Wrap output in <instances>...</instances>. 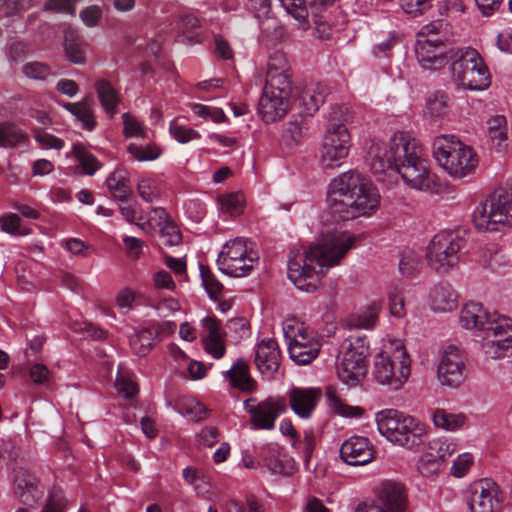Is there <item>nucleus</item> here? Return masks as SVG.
I'll return each instance as SVG.
<instances>
[{"label": "nucleus", "mask_w": 512, "mask_h": 512, "mask_svg": "<svg viewBox=\"0 0 512 512\" xmlns=\"http://www.w3.org/2000/svg\"><path fill=\"white\" fill-rule=\"evenodd\" d=\"M21 219L17 214L8 213L0 217V227L1 230L12 234V235H20L19 231Z\"/></svg>", "instance_id": "63"}, {"label": "nucleus", "mask_w": 512, "mask_h": 512, "mask_svg": "<svg viewBox=\"0 0 512 512\" xmlns=\"http://www.w3.org/2000/svg\"><path fill=\"white\" fill-rule=\"evenodd\" d=\"M449 107V96L443 91H435L427 97L424 113L430 120L438 121L448 114Z\"/></svg>", "instance_id": "34"}, {"label": "nucleus", "mask_w": 512, "mask_h": 512, "mask_svg": "<svg viewBox=\"0 0 512 512\" xmlns=\"http://www.w3.org/2000/svg\"><path fill=\"white\" fill-rule=\"evenodd\" d=\"M283 334L290 358L298 365L310 364L319 354L321 343L302 323L287 320L283 324Z\"/></svg>", "instance_id": "11"}, {"label": "nucleus", "mask_w": 512, "mask_h": 512, "mask_svg": "<svg viewBox=\"0 0 512 512\" xmlns=\"http://www.w3.org/2000/svg\"><path fill=\"white\" fill-rule=\"evenodd\" d=\"M123 119V134L125 137H137V138H146L147 136V128L143 124V122L139 121L136 117L131 115L130 113H124L122 115Z\"/></svg>", "instance_id": "48"}, {"label": "nucleus", "mask_w": 512, "mask_h": 512, "mask_svg": "<svg viewBox=\"0 0 512 512\" xmlns=\"http://www.w3.org/2000/svg\"><path fill=\"white\" fill-rule=\"evenodd\" d=\"M290 65L286 55L277 51L268 60L266 83L292 86L290 80Z\"/></svg>", "instance_id": "29"}, {"label": "nucleus", "mask_w": 512, "mask_h": 512, "mask_svg": "<svg viewBox=\"0 0 512 512\" xmlns=\"http://www.w3.org/2000/svg\"><path fill=\"white\" fill-rule=\"evenodd\" d=\"M380 306L377 303L371 304L366 311L361 313L357 319V327L372 329L377 321Z\"/></svg>", "instance_id": "57"}, {"label": "nucleus", "mask_w": 512, "mask_h": 512, "mask_svg": "<svg viewBox=\"0 0 512 512\" xmlns=\"http://www.w3.org/2000/svg\"><path fill=\"white\" fill-rule=\"evenodd\" d=\"M169 132L172 137L181 144L200 139V133L186 125L179 124L176 120L171 121Z\"/></svg>", "instance_id": "49"}, {"label": "nucleus", "mask_w": 512, "mask_h": 512, "mask_svg": "<svg viewBox=\"0 0 512 512\" xmlns=\"http://www.w3.org/2000/svg\"><path fill=\"white\" fill-rule=\"evenodd\" d=\"M34 139L43 149L60 150L64 147V141L43 130H34Z\"/></svg>", "instance_id": "54"}, {"label": "nucleus", "mask_w": 512, "mask_h": 512, "mask_svg": "<svg viewBox=\"0 0 512 512\" xmlns=\"http://www.w3.org/2000/svg\"><path fill=\"white\" fill-rule=\"evenodd\" d=\"M169 221L170 219L166 210L161 207H156L151 210L146 219L143 217V222L137 223V226L142 230L148 231L155 227L160 228Z\"/></svg>", "instance_id": "51"}, {"label": "nucleus", "mask_w": 512, "mask_h": 512, "mask_svg": "<svg viewBox=\"0 0 512 512\" xmlns=\"http://www.w3.org/2000/svg\"><path fill=\"white\" fill-rule=\"evenodd\" d=\"M437 377L443 386L459 387L465 379V363L461 351L455 346H448L440 359Z\"/></svg>", "instance_id": "17"}, {"label": "nucleus", "mask_w": 512, "mask_h": 512, "mask_svg": "<svg viewBox=\"0 0 512 512\" xmlns=\"http://www.w3.org/2000/svg\"><path fill=\"white\" fill-rule=\"evenodd\" d=\"M127 152L130 156L139 162H147L156 160L162 153L159 146L154 143H130L127 146Z\"/></svg>", "instance_id": "38"}, {"label": "nucleus", "mask_w": 512, "mask_h": 512, "mask_svg": "<svg viewBox=\"0 0 512 512\" xmlns=\"http://www.w3.org/2000/svg\"><path fill=\"white\" fill-rule=\"evenodd\" d=\"M501 503V490L494 481L481 479L474 484L469 501L471 512H499Z\"/></svg>", "instance_id": "18"}, {"label": "nucleus", "mask_w": 512, "mask_h": 512, "mask_svg": "<svg viewBox=\"0 0 512 512\" xmlns=\"http://www.w3.org/2000/svg\"><path fill=\"white\" fill-rule=\"evenodd\" d=\"M410 363L404 344L400 340H388L374 357L372 378L379 385L399 390L410 376Z\"/></svg>", "instance_id": "4"}, {"label": "nucleus", "mask_w": 512, "mask_h": 512, "mask_svg": "<svg viewBox=\"0 0 512 512\" xmlns=\"http://www.w3.org/2000/svg\"><path fill=\"white\" fill-rule=\"evenodd\" d=\"M403 10L411 15H421L432 7V0H401Z\"/></svg>", "instance_id": "61"}, {"label": "nucleus", "mask_w": 512, "mask_h": 512, "mask_svg": "<svg viewBox=\"0 0 512 512\" xmlns=\"http://www.w3.org/2000/svg\"><path fill=\"white\" fill-rule=\"evenodd\" d=\"M460 325L467 330H479L485 333L491 320L483 306L476 302H468L461 308Z\"/></svg>", "instance_id": "28"}, {"label": "nucleus", "mask_w": 512, "mask_h": 512, "mask_svg": "<svg viewBox=\"0 0 512 512\" xmlns=\"http://www.w3.org/2000/svg\"><path fill=\"white\" fill-rule=\"evenodd\" d=\"M473 462V456L470 453H463L459 455L453 462L451 471L455 477H462L470 468Z\"/></svg>", "instance_id": "64"}, {"label": "nucleus", "mask_w": 512, "mask_h": 512, "mask_svg": "<svg viewBox=\"0 0 512 512\" xmlns=\"http://www.w3.org/2000/svg\"><path fill=\"white\" fill-rule=\"evenodd\" d=\"M260 457L263 465L272 473L290 475L294 471L293 459L286 457L276 444H266L261 447Z\"/></svg>", "instance_id": "27"}, {"label": "nucleus", "mask_w": 512, "mask_h": 512, "mask_svg": "<svg viewBox=\"0 0 512 512\" xmlns=\"http://www.w3.org/2000/svg\"><path fill=\"white\" fill-rule=\"evenodd\" d=\"M350 107L346 104L335 105L332 108L326 131L347 129L346 124L351 120Z\"/></svg>", "instance_id": "43"}, {"label": "nucleus", "mask_w": 512, "mask_h": 512, "mask_svg": "<svg viewBox=\"0 0 512 512\" xmlns=\"http://www.w3.org/2000/svg\"><path fill=\"white\" fill-rule=\"evenodd\" d=\"M463 239L454 231H440L427 247V263L439 274H446L459 263Z\"/></svg>", "instance_id": "9"}, {"label": "nucleus", "mask_w": 512, "mask_h": 512, "mask_svg": "<svg viewBox=\"0 0 512 512\" xmlns=\"http://www.w3.org/2000/svg\"><path fill=\"white\" fill-rule=\"evenodd\" d=\"M368 345L364 338H350L343 344L342 357L337 365L339 379L349 385L359 384L367 373Z\"/></svg>", "instance_id": "12"}, {"label": "nucleus", "mask_w": 512, "mask_h": 512, "mask_svg": "<svg viewBox=\"0 0 512 512\" xmlns=\"http://www.w3.org/2000/svg\"><path fill=\"white\" fill-rule=\"evenodd\" d=\"M380 198L372 181L356 170L339 174L328 187V209L336 221L371 216L378 209Z\"/></svg>", "instance_id": "3"}, {"label": "nucleus", "mask_w": 512, "mask_h": 512, "mask_svg": "<svg viewBox=\"0 0 512 512\" xmlns=\"http://www.w3.org/2000/svg\"><path fill=\"white\" fill-rule=\"evenodd\" d=\"M285 11L299 22L303 30L308 29V9L304 0H279Z\"/></svg>", "instance_id": "44"}, {"label": "nucleus", "mask_w": 512, "mask_h": 512, "mask_svg": "<svg viewBox=\"0 0 512 512\" xmlns=\"http://www.w3.org/2000/svg\"><path fill=\"white\" fill-rule=\"evenodd\" d=\"M22 73L25 77L35 81H45L52 76L51 67L40 61H29L23 64Z\"/></svg>", "instance_id": "46"}, {"label": "nucleus", "mask_w": 512, "mask_h": 512, "mask_svg": "<svg viewBox=\"0 0 512 512\" xmlns=\"http://www.w3.org/2000/svg\"><path fill=\"white\" fill-rule=\"evenodd\" d=\"M14 493L24 505L33 507L43 497L44 489L33 475L24 471L15 477Z\"/></svg>", "instance_id": "26"}, {"label": "nucleus", "mask_w": 512, "mask_h": 512, "mask_svg": "<svg viewBox=\"0 0 512 512\" xmlns=\"http://www.w3.org/2000/svg\"><path fill=\"white\" fill-rule=\"evenodd\" d=\"M73 153L87 175H93L100 168V162L83 145L74 144Z\"/></svg>", "instance_id": "45"}, {"label": "nucleus", "mask_w": 512, "mask_h": 512, "mask_svg": "<svg viewBox=\"0 0 512 512\" xmlns=\"http://www.w3.org/2000/svg\"><path fill=\"white\" fill-rule=\"evenodd\" d=\"M340 457L351 466L365 465L374 459L375 450L367 438L353 436L342 443Z\"/></svg>", "instance_id": "21"}, {"label": "nucleus", "mask_w": 512, "mask_h": 512, "mask_svg": "<svg viewBox=\"0 0 512 512\" xmlns=\"http://www.w3.org/2000/svg\"><path fill=\"white\" fill-rule=\"evenodd\" d=\"M106 185L112 196L123 202L131 193L128 180V172L124 169H116L106 180Z\"/></svg>", "instance_id": "35"}, {"label": "nucleus", "mask_w": 512, "mask_h": 512, "mask_svg": "<svg viewBox=\"0 0 512 512\" xmlns=\"http://www.w3.org/2000/svg\"><path fill=\"white\" fill-rule=\"evenodd\" d=\"M292 86L266 83L258 104V113L265 123L284 117L291 103Z\"/></svg>", "instance_id": "14"}, {"label": "nucleus", "mask_w": 512, "mask_h": 512, "mask_svg": "<svg viewBox=\"0 0 512 512\" xmlns=\"http://www.w3.org/2000/svg\"><path fill=\"white\" fill-rule=\"evenodd\" d=\"M368 161L379 180L398 173L412 189L427 191L434 184L419 142L408 133L397 132L387 142L373 141L368 149Z\"/></svg>", "instance_id": "1"}, {"label": "nucleus", "mask_w": 512, "mask_h": 512, "mask_svg": "<svg viewBox=\"0 0 512 512\" xmlns=\"http://www.w3.org/2000/svg\"><path fill=\"white\" fill-rule=\"evenodd\" d=\"M455 451L453 443L445 438L433 439L428 444L427 453L439 460L441 463L446 458L450 457Z\"/></svg>", "instance_id": "47"}, {"label": "nucleus", "mask_w": 512, "mask_h": 512, "mask_svg": "<svg viewBox=\"0 0 512 512\" xmlns=\"http://www.w3.org/2000/svg\"><path fill=\"white\" fill-rule=\"evenodd\" d=\"M378 431L390 442L407 449L423 443L426 427L414 417L397 410H384L376 414Z\"/></svg>", "instance_id": "6"}, {"label": "nucleus", "mask_w": 512, "mask_h": 512, "mask_svg": "<svg viewBox=\"0 0 512 512\" xmlns=\"http://www.w3.org/2000/svg\"><path fill=\"white\" fill-rule=\"evenodd\" d=\"M459 295L447 282H439L433 285L429 291L428 304L435 313H448L458 306Z\"/></svg>", "instance_id": "25"}, {"label": "nucleus", "mask_w": 512, "mask_h": 512, "mask_svg": "<svg viewBox=\"0 0 512 512\" xmlns=\"http://www.w3.org/2000/svg\"><path fill=\"white\" fill-rule=\"evenodd\" d=\"M153 340V332L144 329L130 337V346L136 355L146 356L152 350Z\"/></svg>", "instance_id": "42"}, {"label": "nucleus", "mask_w": 512, "mask_h": 512, "mask_svg": "<svg viewBox=\"0 0 512 512\" xmlns=\"http://www.w3.org/2000/svg\"><path fill=\"white\" fill-rule=\"evenodd\" d=\"M225 376L233 388L242 392L251 393L257 388L256 381L250 375L249 365L243 358L237 359Z\"/></svg>", "instance_id": "30"}, {"label": "nucleus", "mask_w": 512, "mask_h": 512, "mask_svg": "<svg viewBox=\"0 0 512 512\" xmlns=\"http://www.w3.org/2000/svg\"><path fill=\"white\" fill-rule=\"evenodd\" d=\"M92 104V99L86 97L80 102L65 103L63 107L82 123L84 129L91 131L97 125Z\"/></svg>", "instance_id": "33"}, {"label": "nucleus", "mask_w": 512, "mask_h": 512, "mask_svg": "<svg viewBox=\"0 0 512 512\" xmlns=\"http://www.w3.org/2000/svg\"><path fill=\"white\" fill-rule=\"evenodd\" d=\"M26 139V133L16 125L11 123L0 124V147L14 148L25 142Z\"/></svg>", "instance_id": "39"}, {"label": "nucleus", "mask_w": 512, "mask_h": 512, "mask_svg": "<svg viewBox=\"0 0 512 512\" xmlns=\"http://www.w3.org/2000/svg\"><path fill=\"white\" fill-rule=\"evenodd\" d=\"M258 254L247 247L244 238L237 237L224 244L217 258L219 270L232 277H245L251 273Z\"/></svg>", "instance_id": "10"}, {"label": "nucleus", "mask_w": 512, "mask_h": 512, "mask_svg": "<svg viewBox=\"0 0 512 512\" xmlns=\"http://www.w3.org/2000/svg\"><path fill=\"white\" fill-rule=\"evenodd\" d=\"M264 512V507L254 496L246 497L245 503L231 501L228 512Z\"/></svg>", "instance_id": "55"}, {"label": "nucleus", "mask_w": 512, "mask_h": 512, "mask_svg": "<svg viewBox=\"0 0 512 512\" xmlns=\"http://www.w3.org/2000/svg\"><path fill=\"white\" fill-rule=\"evenodd\" d=\"M175 410L193 421L203 420L208 415L206 407L192 397L180 398L175 405Z\"/></svg>", "instance_id": "37"}, {"label": "nucleus", "mask_w": 512, "mask_h": 512, "mask_svg": "<svg viewBox=\"0 0 512 512\" xmlns=\"http://www.w3.org/2000/svg\"><path fill=\"white\" fill-rule=\"evenodd\" d=\"M472 221L480 232H498L512 226V191L494 193L474 209Z\"/></svg>", "instance_id": "8"}, {"label": "nucleus", "mask_w": 512, "mask_h": 512, "mask_svg": "<svg viewBox=\"0 0 512 512\" xmlns=\"http://www.w3.org/2000/svg\"><path fill=\"white\" fill-rule=\"evenodd\" d=\"M200 274L205 290L210 298L213 300H219L222 294L223 285L207 267L201 266Z\"/></svg>", "instance_id": "50"}, {"label": "nucleus", "mask_w": 512, "mask_h": 512, "mask_svg": "<svg viewBox=\"0 0 512 512\" xmlns=\"http://www.w3.org/2000/svg\"><path fill=\"white\" fill-rule=\"evenodd\" d=\"M450 70L453 83L464 90L483 91L491 84L489 69L473 48L458 50L453 56Z\"/></svg>", "instance_id": "7"}, {"label": "nucleus", "mask_w": 512, "mask_h": 512, "mask_svg": "<svg viewBox=\"0 0 512 512\" xmlns=\"http://www.w3.org/2000/svg\"><path fill=\"white\" fill-rule=\"evenodd\" d=\"M355 238L345 231L327 232L309 248L291 250L287 264L289 280L299 290L315 291L328 268L339 264L352 248Z\"/></svg>", "instance_id": "2"}, {"label": "nucleus", "mask_w": 512, "mask_h": 512, "mask_svg": "<svg viewBox=\"0 0 512 512\" xmlns=\"http://www.w3.org/2000/svg\"><path fill=\"white\" fill-rule=\"evenodd\" d=\"M421 267L420 255L411 249H404L400 253L399 272L404 277H411L419 271Z\"/></svg>", "instance_id": "41"}, {"label": "nucleus", "mask_w": 512, "mask_h": 512, "mask_svg": "<svg viewBox=\"0 0 512 512\" xmlns=\"http://www.w3.org/2000/svg\"><path fill=\"white\" fill-rule=\"evenodd\" d=\"M466 416L462 413H449L444 409H436L432 413V421L437 428L446 431L461 429L466 423Z\"/></svg>", "instance_id": "36"}, {"label": "nucleus", "mask_w": 512, "mask_h": 512, "mask_svg": "<svg viewBox=\"0 0 512 512\" xmlns=\"http://www.w3.org/2000/svg\"><path fill=\"white\" fill-rule=\"evenodd\" d=\"M65 51L69 60L75 64L85 62V43L73 32L65 34Z\"/></svg>", "instance_id": "40"}, {"label": "nucleus", "mask_w": 512, "mask_h": 512, "mask_svg": "<svg viewBox=\"0 0 512 512\" xmlns=\"http://www.w3.org/2000/svg\"><path fill=\"white\" fill-rule=\"evenodd\" d=\"M45 341L46 337L44 335H36L29 341L28 346L24 351L26 364H30L38 358Z\"/></svg>", "instance_id": "62"}, {"label": "nucleus", "mask_w": 512, "mask_h": 512, "mask_svg": "<svg viewBox=\"0 0 512 512\" xmlns=\"http://www.w3.org/2000/svg\"><path fill=\"white\" fill-rule=\"evenodd\" d=\"M258 22L262 33L269 38H279L283 33L279 21L270 14L262 16L261 19H258Z\"/></svg>", "instance_id": "53"}, {"label": "nucleus", "mask_w": 512, "mask_h": 512, "mask_svg": "<svg viewBox=\"0 0 512 512\" xmlns=\"http://www.w3.org/2000/svg\"><path fill=\"white\" fill-rule=\"evenodd\" d=\"M164 243L168 246H175L181 242V233L177 226L171 221L159 228Z\"/></svg>", "instance_id": "60"}, {"label": "nucleus", "mask_w": 512, "mask_h": 512, "mask_svg": "<svg viewBox=\"0 0 512 512\" xmlns=\"http://www.w3.org/2000/svg\"><path fill=\"white\" fill-rule=\"evenodd\" d=\"M115 387L117 392L125 398H132L138 391L136 383L131 378L119 373L115 381Z\"/></svg>", "instance_id": "59"}, {"label": "nucleus", "mask_w": 512, "mask_h": 512, "mask_svg": "<svg viewBox=\"0 0 512 512\" xmlns=\"http://www.w3.org/2000/svg\"><path fill=\"white\" fill-rule=\"evenodd\" d=\"M327 87L322 84H314L306 87L300 95L299 101L302 106V113L313 115L325 102L327 96Z\"/></svg>", "instance_id": "32"}, {"label": "nucleus", "mask_w": 512, "mask_h": 512, "mask_svg": "<svg viewBox=\"0 0 512 512\" xmlns=\"http://www.w3.org/2000/svg\"><path fill=\"white\" fill-rule=\"evenodd\" d=\"M376 504L385 512H404L407 499L404 486L400 482L386 480L374 488Z\"/></svg>", "instance_id": "20"}, {"label": "nucleus", "mask_w": 512, "mask_h": 512, "mask_svg": "<svg viewBox=\"0 0 512 512\" xmlns=\"http://www.w3.org/2000/svg\"><path fill=\"white\" fill-rule=\"evenodd\" d=\"M482 347L487 356L497 359L512 348V319L499 316L487 326Z\"/></svg>", "instance_id": "16"}, {"label": "nucleus", "mask_w": 512, "mask_h": 512, "mask_svg": "<svg viewBox=\"0 0 512 512\" xmlns=\"http://www.w3.org/2000/svg\"><path fill=\"white\" fill-rule=\"evenodd\" d=\"M280 350L273 339L262 340L255 349V365L266 378H271L280 366Z\"/></svg>", "instance_id": "23"}, {"label": "nucleus", "mask_w": 512, "mask_h": 512, "mask_svg": "<svg viewBox=\"0 0 512 512\" xmlns=\"http://www.w3.org/2000/svg\"><path fill=\"white\" fill-rule=\"evenodd\" d=\"M351 146L348 129L326 131L319 148V165L323 170L340 167L349 155Z\"/></svg>", "instance_id": "15"}, {"label": "nucleus", "mask_w": 512, "mask_h": 512, "mask_svg": "<svg viewBox=\"0 0 512 512\" xmlns=\"http://www.w3.org/2000/svg\"><path fill=\"white\" fill-rule=\"evenodd\" d=\"M200 325L202 328L200 335L205 351L215 359L222 358L226 352V332L221 322L214 315H208L201 319Z\"/></svg>", "instance_id": "19"}, {"label": "nucleus", "mask_w": 512, "mask_h": 512, "mask_svg": "<svg viewBox=\"0 0 512 512\" xmlns=\"http://www.w3.org/2000/svg\"><path fill=\"white\" fill-rule=\"evenodd\" d=\"M94 88L105 113L109 115V117H113L117 114L120 98L112 84L106 79H98L94 84Z\"/></svg>", "instance_id": "31"}, {"label": "nucleus", "mask_w": 512, "mask_h": 512, "mask_svg": "<svg viewBox=\"0 0 512 512\" xmlns=\"http://www.w3.org/2000/svg\"><path fill=\"white\" fill-rule=\"evenodd\" d=\"M137 192L139 196L147 203H153L158 199V191L156 184L149 178H142L137 184Z\"/></svg>", "instance_id": "56"}, {"label": "nucleus", "mask_w": 512, "mask_h": 512, "mask_svg": "<svg viewBox=\"0 0 512 512\" xmlns=\"http://www.w3.org/2000/svg\"><path fill=\"white\" fill-rule=\"evenodd\" d=\"M288 397L292 411L300 418L308 419L320 401L322 392L319 388L294 387Z\"/></svg>", "instance_id": "22"}, {"label": "nucleus", "mask_w": 512, "mask_h": 512, "mask_svg": "<svg viewBox=\"0 0 512 512\" xmlns=\"http://www.w3.org/2000/svg\"><path fill=\"white\" fill-rule=\"evenodd\" d=\"M432 153L437 163L453 177L463 178L478 166L474 150L454 135L436 136L432 142Z\"/></svg>", "instance_id": "5"}, {"label": "nucleus", "mask_w": 512, "mask_h": 512, "mask_svg": "<svg viewBox=\"0 0 512 512\" xmlns=\"http://www.w3.org/2000/svg\"><path fill=\"white\" fill-rule=\"evenodd\" d=\"M221 209L230 216H236L242 212L244 197L239 193H230L219 197Z\"/></svg>", "instance_id": "52"}, {"label": "nucleus", "mask_w": 512, "mask_h": 512, "mask_svg": "<svg viewBox=\"0 0 512 512\" xmlns=\"http://www.w3.org/2000/svg\"><path fill=\"white\" fill-rule=\"evenodd\" d=\"M287 409L284 399L268 398L257 404V411L250 418L254 429L272 430L275 426V420Z\"/></svg>", "instance_id": "24"}, {"label": "nucleus", "mask_w": 512, "mask_h": 512, "mask_svg": "<svg viewBox=\"0 0 512 512\" xmlns=\"http://www.w3.org/2000/svg\"><path fill=\"white\" fill-rule=\"evenodd\" d=\"M442 26V21H433L417 34L415 53L424 69H438L444 65L446 46L440 36Z\"/></svg>", "instance_id": "13"}, {"label": "nucleus", "mask_w": 512, "mask_h": 512, "mask_svg": "<svg viewBox=\"0 0 512 512\" xmlns=\"http://www.w3.org/2000/svg\"><path fill=\"white\" fill-rule=\"evenodd\" d=\"M441 467V462L429 453H425L418 462V471L426 477L435 475Z\"/></svg>", "instance_id": "58"}]
</instances>
